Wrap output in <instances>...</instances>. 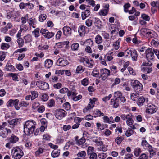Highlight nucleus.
<instances>
[{"label":"nucleus","instance_id":"f257e3e1","mask_svg":"<svg viewBox=\"0 0 159 159\" xmlns=\"http://www.w3.org/2000/svg\"><path fill=\"white\" fill-rule=\"evenodd\" d=\"M36 125V122L32 120L26 121L24 125V132L28 135L32 134L35 129Z\"/></svg>","mask_w":159,"mask_h":159},{"label":"nucleus","instance_id":"f03ea898","mask_svg":"<svg viewBox=\"0 0 159 159\" xmlns=\"http://www.w3.org/2000/svg\"><path fill=\"white\" fill-rule=\"evenodd\" d=\"M11 154L15 159H20L24 155L22 150L18 147L14 148L12 150Z\"/></svg>","mask_w":159,"mask_h":159},{"label":"nucleus","instance_id":"7ed1b4c3","mask_svg":"<svg viewBox=\"0 0 159 159\" xmlns=\"http://www.w3.org/2000/svg\"><path fill=\"white\" fill-rule=\"evenodd\" d=\"M125 54L126 56L130 54L132 59L133 61H136L137 59L138 54L137 51L134 49L129 48L125 51Z\"/></svg>","mask_w":159,"mask_h":159},{"label":"nucleus","instance_id":"20e7f679","mask_svg":"<svg viewBox=\"0 0 159 159\" xmlns=\"http://www.w3.org/2000/svg\"><path fill=\"white\" fill-rule=\"evenodd\" d=\"M6 140L9 141V142L6 144L5 146L6 148L10 149L11 144H14L18 142L19 140V138L12 134L11 137L7 138Z\"/></svg>","mask_w":159,"mask_h":159},{"label":"nucleus","instance_id":"39448f33","mask_svg":"<svg viewBox=\"0 0 159 159\" xmlns=\"http://www.w3.org/2000/svg\"><path fill=\"white\" fill-rule=\"evenodd\" d=\"M132 86L134 91L137 93H140V92L143 89L142 84L137 80L134 81L132 82Z\"/></svg>","mask_w":159,"mask_h":159},{"label":"nucleus","instance_id":"423d86ee","mask_svg":"<svg viewBox=\"0 0 159 159\" xmlns=\"http://www.w3.org/2000/svg\"><path fill=\"white\" fill-rule=\"evenodd\" d=\"M66 113V112L64 110L61 109H57L54 111L55 116L59 120L62 119L65 116Z\"/></svg>","mask_w":159,"mask_h":159},{"label":"nucleus","instance_id":"0eeeda50","mask_svg":"<svg viewBox=\"0 0 159 159\" xmlns=\"http://www.w3.org/2000/svg\"><path fill=\"white\" fill-rule=\"evenodd\" d=\"M154 50L152 48H148L146 50V57L148 60H151L154 58Z\"/></svg>","mask_w":159,"mask_h":159},{"label":"nucleus","instance_id":"6e6552de","mask_svg":"<svg viewBox=\"0 0 159 159\" xmlns=\"http://www.w3.org/2000/svg\"><path fill=\"white\" fill-rule=\"evenodd\" d=\"M100 76L102 78V80L103 81L106 80L110 75V70L106 68L102 69L100 70Z\"/></svg>","mask_w":159,"mask_h":159},{"label":"nucleus","instance_id":"1a4fd4ad","mask_svg":"<svg viewBox=\"0 0 159 159\" xmlns=\"http://www.w3.org/2000/svg\"><path fill=\"white\" fill-rule=\"evenodd\" d=\"M36 85L41 89L45 90L49 88L48 84L46 82L42 81H37L36 82Z\"/></svg>","mask_w":159,"mask_h":159},{"label":"nucleus","instance_id":"9d476101","mask_svg":"<svg viewBox=\"0 0 159 159\" xmlns=\"http://www.w3.org/2000/svg\"><path fill=\"white\" fill-rule=\"evenodd\" d=\"M146 112L150 114H153L156 112V107L152 104H148L146 107Z\"/></svg>","mask_w":159,"mask_h":159},{"label":"nucleus","instance_id":"9b49d317","mask_svg":"<svg viewBox=\"0 0 159 159\" xmlns=\"http://www.w3.org/2000/svg\"><path fill=\"white\" fill-rule=\"evenodd\" d=\"M40 32L45 37L48 39L51 38L54 35V33L49 32L48 30L43 29H41Z\"/></svg>","mask_w":159,"mask_h":159},{"label":"nucleus","instance_id":"f8f14e48","mask_svg":"<svg viewBox=\"0 0 159 159\" xmlns=\"http://www.w3.org/2000/svg\"><path fill=\"white\" fill-rule=\"evenodd\" d=\"M85 42L89 43L90 46H87L85 49V51L88 53H92V51L91 47H92L93 45V41L91 39H87Z\"/></svg>","mask_w":159,"mask_h":159},{"label":"nucleus","instance_id":"ddd939ff","mask_svg":"<svg viewBox=\"0 0 159 159\" xmlns=\"http://www.w3.org/2000/svg\"><path fill=\"white\" fill-rule=\"evenodd\" d=\"M57 65L61 66H64L69 64L67 60L62 58H59L57 61Z\"/></svg>","mask_w":159,"mask_h":159},{"label":"nucleus","instance_id":"4468645a","mask_svg":"<svg viewBox=\"0 0 159 159\" xmlns=\"http://www.w3.org/2000/svg\"><path fill=\"white\" fill-rule=\"evenodd\" d=\"M64 34L66 36H70L71 34L72 30L69 26H65L63 28Z\"/></svg>","mask_w":159,"mask_h":159},{"label":"nucleus","instance_id":"2eb2a0df","mask_svg":"<svg viewBox=\"0 0 159 159\" xmlns=\"http://www.w3.org/2000/svg\"><path fill=\"white\" fill-rule=\"evenodd\" d=\"M19 100L16 99L15 100L10 99L7 102V105L8 107H13L17 104H18Z\"/></svg>","mask_w":159,"mask_h":159},{"label":"nucleus","instance_id":"dca6fc26","mask_svg":"<svg viewBox=\"0 0 159 159\" xmlns=\"http://www.w3.org/2000/svg\"><path fill=\"white\" fill-rule=\"evenodd\" d=\"M95 104V102L93 100L90 99V102L88 104L87 107H86V108L84 109L83 110V112H87L89 110L92 109L93 108L94 106V104Z\"/></svg>","mask_w":159,"mask_h":159},{"label":"nucleus","instance_id":"f3484780","mask_svg":"<svg viewBox=\"0 0 159 159\" xmlns=\"http://www.w3.org/2000/svg\"><path fill=\"white\" fill-rule=\"evenodd\" d=\"M78 31L80 36H84L85 33V27L84 25H81L78 28Z\"/></svg>","mask_w":159,"mask_h":159},{"label":"nucleus","instance_id":"a211bd4d","mask_svg":"<svg viewBox=\"0 0 159 159\" xmlns=\"http://www.w3.org/2000/svg\"><path fill=\"white\" fill-rule=\"evenodd\" d=\"M138 100L137 102V103L139 106H141L143 105V104L144 102L146 100L147 101H148V99H145L144 97L143 96H141L139 98L137 99Z\"/></svg>","mask_w":159,"mask_h":159},{"label":"nucleus","instance_id":"6ab92c4d","mask_svg":"<svg viewBox=\"0 0 159 159\" xmlns=\"http://www.w3.org/2000/svg\"><path fill=\"white\" fill-rule=\"evenodd\" d=\"M111 102L112 103V105H113V106L114 107L116 108L118 107L119 106V103L120 102H119V99L118 98H116L115 99H112L111 100Z\"/></svg>","mask_w":159,"mask_h":159},{"label":"nucleus","instance_id":"aec40b11","mask_svg":"<svg viewBox=\"0 0 159 159\" xmlns=\"http://www.w3.org/2000/svg\"><path fill=\"white\" fill-rule=\"evenodd\" d=\"M53 61L50 59L46 60L45 61V67L47 68H49L53 64Z\"/></svg>","mask_w":159,"mask_h":159},{"label":"nucleus","instance_id":"412c9836","mask_svg":"<svg viewBox=\"0 0 159 159\" xmlns=\"http://www.w3.org/2000/svg\"><path fill=\"white\" fill-rule=\"evenodd\" d=\"M35 18L33 19L32 18H30L28 20L27 22L29 24V27L30 28H31L32 26L34 28H35Z\"/></svg>","mask_w":159,"mask_h":159},{"label":"nucleus","instance_id":"4be33fe9","mask_svg":"<svg viewBox=\"0 0 159 159\" xmlns=\"http://www.w3.org/2000/svg\"><path fill=\"white\" fill-rule=\"evenodd\" d=\"M132 115L131 114L128 116L127 119L126 120V123L129 126L132 125L133 124L134 121L132 119Z\"/></svg>","mask_w":159,"mask_h":159},{"label":"nucleus","instance_id":"5701e85b","mask_svg":"<svg viewBox=\"0 0 159 159\" xmlns=\"http://www.w3.org/2000/svg\"><path fill=\"white\" fill-rule=\"evenodd\" d=\"M5 70L7 71H13L14 70V67L10 63H7L5 67Z\"/></svg>","mask_w":159,"mask_h":159},{"label":"nucleus","instance_id":"b1692460","mask_svg":"<svg viewBox=\"0 0 159 159\" xmlns=\"http://www.w3.org/2000/svg\"><path fill=\"white\" fill-rule=\"evenodd\" d=\"M141 70L145 73H149L152 71V69L151 67L149 66L143 67L141 68Z\"/></svg>","mask_w":159,"mask_h":159},{"label":"nucleus","instance_id":"393cba45","mask_svg":"<svg viewBox=\"0 0 159 159\" xmlns=\"http://www.w3.org/2000/svg\"><path fill=\"white\" fill-rule=\"evenodd\" d=\"M24 39L25 43H30L32 41V36L31 35L28 34L24 36Z\"/></svg>","mask_w":159,"mask_h":159},{"label":"nucleus","instance_id":"a878e982","mask_svg":"<svg viewBox=\"0 0 159 159\" xmlns=\"http://www.w3.org/2000/svg\"><path fill=\"white\" fill-rule=\"evenodd\" d=\"M90 11L89 10H86L84 12H82L81 16L83 20L85 19L87 17L89 16L90 15Z\"/></svg>","mask_w":159,"mask_h":159},{"label":"nucleus","instance_id":"bb28decb","mask_svg":"<svg viewBox=\"0 0 159 159\" xmlns=\"http://www.w3.org/2000/svg\"><path fill=\"white\" fill-rule=\"evenodd\" d=\"M148 32L146 36L148 38H154V36L156 37V35H157V34L155 33L154 32L151 31L149 29V31Z\"/></svg>","mask_w":159,"mask_h":159},{"label":"nucleus","instance_id":"cd10ccee","mask_svg":"<svg viewBox=\"0 0 159 159\" xmlns=\"http://www.w3.org/2000/svg\"><path fill=\"white\" fill-rule=\"evenodd\" d=\"M141 144L143 148L146 149L148 148H149L151 146L149 145L146 140H143Z\"/></svg>","mask_w":159,"mask_h":159},{"label":"nucleus","instance_id":"c85d7f7f","mask_svg":"<svg viewBox=\"0 0 159 159\" xmlns=\"http://www.w3.org/2000/svg\"><path fill=\"white\" fill-rule=\"evenodd\" d=\"M139 93L136 92L135 93L132 94L130 96L131 99L134 101H136L139 97Z\"/></svg>","mask_w":159,"mask_h":159},{"label":"nucleus","instance_id":"c756f323","mask_svg":"<svg viewBox=\"0 0 159 159\" xmlns=\"http://www.w3.org/2000/svg\"><path fill=\"white\" fill-rule=\"evenodd\" d=\"M95 39V42L97 44L101 43L103 41L102 37L98 34L96 36Z\"/></svg>","mask_w":159,"mask_h":159},{"label":"nucleus","instance_id":"7c9ffc66","mask_svg":"<svg viewBox=\"0 0 159 159\" xmlns=\"http://www.w3.org/2000/svg\"><path fill=\"white\" fill-rule=\"evenodd\" d=\"M151 44L155 47L158 46L159 44V39L157 38H154L151 41Z\"/></svg>","mask_w":159,"mask_h":159},{"label":"nucleus","instance_id":"2f4dec72","mask_svg":"<svg viewBox=\"0 0 159 159\" xmlns=\"http://www.w3.org/2000/svg\"><path fill=\"white\" fill-rule=\"evenodd\" d=\"M69 43V41H65L63 42L58 43L56 44V46L58 48H62L63 45L65 44L68 45Z\"/></svg>","mask_w":159,"mask_h":159},{"label":"nucleus","instance_id":"473e14b6","mask_svg":"<svg viewBox=\"0 0 159 159\" xmlns=\"http://www.w3.org/2000/svg\"><path fill=\"white\" fill-rule=\"evenodd\" d=\"M120 42V40L119 39L114 43L113 46L115 49L118 50L119 48L120 47L119 43Z\"/></svg>","mask_w":159,"mask_h":159},{"label":"nucleus","instance_id":"72a5a7b5","mask_svg":"<svg viewBox=\"0 0 159 159\" xmlns=\"http://www.w3.org/2000/svg\"><path fill=\"white\" fill-rule=\"evenodd\" d=\"M47 18V15L46 14H41L39 16V21L43 22Z\"/></svg>","mask_w":159,"mask_h":159},{"label":"nucleus","instance_id":"f704fd0d","mask_svg":"<svg viewBox=\"0 0 159 159\" xmlns=\"http://www.w3.org/2000/svg\"><path fill=\"white\" fill-rule=\"evenodd\" d=\"M93 114L97 115L99 117L102 116L104 115V114L103 113L101 112L98 109L94 110Z\"/></svg>","mask_w":159,"mask_h":159},{"label":"nucleus","instance_id":"c9c22d12","mask_svg":"<svg viewBox=\"0 0 159 159\" xmlns=\"http://www.w3.org/2000/svg\"><path fill=\"white\" fill-rule=\"evenodd\" d=\"M29 19L28 15V14L25 15L24 16L22 17L21 18L22 24H24L27 21H28Z\"/></svg>","mask_w":159,"mask_h":159},{"label":"nucleus","instance_id":"e433bc0d","mask_svg":"<svg viewBox=\"0 0 159 159\" xmlns=\"http://www.w3.org/2000/svg\"><path fill=\"white\" fill-rule=\"evenodd\" d=\"M79 47V45L77 43H75L72 44L71 47L72 50H77Z\"/></svg>","mask_w":159,"mask_h":159},{"label":"nucleus","instance_id":"4c0bfd02","mask_svg":"<svg viewBox=\"0 0 159 159\" xmlns=\"http://www.w3.org/2000/svg\"><path fill=\"white\" fill-rule=\"evenodd\" d=\"M47 105L50 107L54 106L55 105L54 100L52 99L50 100L47 103Z\"/></svg>","mask_w":159,"mask_h":159},{"label":"nucleus","instance_id":"58836bf2","mask_svg":"<svg viewBox=\"0 0 159 159\" xmlns=\"http://www.w3.org/2000/svg\"><path fill=\"white\" fill-rule=\"evenodd\" d=\"M60 152L58 151L53 150L51 153L52 156L54 158L56 157L59 156Z\"/></svg>","mask_w":159,"mask_h":159},{"label":"nucleus","instance_id":"ea45409f","mask_svg":"<svg viewBox=\"0 0 159 159\" xmlns=\"http://www.w3.org/2000/svg\"><path fill=\"white\" fill-rule=\"evenodd\" d=\"M10 47V45L7 43H2L1 48L2 49L5 50L8 49Z\"/></svg>","mask_w":159,"mask_h":159},{"label":"nucleus","instance_id":"a19ab883","mask_svg":"<svg viewBox=\"0 0 159 159\" xmlns=\"http://www.w3.org/2000/svg\"><path fill=\"white\" fill-rule=\"evenodd\" d=\"M111 53H112V52L109 54L108 53L105 56V58L106 61H110L112 60L113 57L111 55Z\"/></svg>","mask_w":159,"mask_h":159},{"label":"nucleus","instance_id":"79ce46f5","mask_svg":"<svg viewBox=\"0 0 159 159\" xmlns=\"http://www.w3.org/2000/svg\"><path fill=\"white\" fill-rule=\"evenodd\" d=\"M18 122V119H13L11 120H9L8 122L10 125H15L17 124Z\"/></svg>","mask_w":159,"mask_h":159},{"label":"nucleus","instance_id":"37998d69","mask_svg":"<svg viewBox=\"0 0 159 159\" xmlns=\"http://www.w3.org/2000/svg\"><path fill=\"white\" fill-rule=\"evenodd\" d=\"M134 133V130L132 129L129 128L126 131L125 135L127 137H129L133 134Z\"/></svg>","mask_w":159,"mask_h":159},{"label":"nucleus","instance_id":"c03bdc74","mask_svg":"<svg viewBox=\"0 0 159 159\" xmlns=\"http://www.w3.org/2000/svg\"><path fill=\"white\" fill-rule=\"evenodd\" d=\"M31 100H33L38 97V93L37 91H33L31 92Z\"/></svg>","mask_w":159,"mask_h":159},{"label":"nucleus","instance_id":"a18cd8bd","mask_svg":"<svg viewBox=\"0 0 159 159\" xmlns=\"http://www.w3.org/2000/svg\"><path fill=\"white\" fill-rule=\"evenodd\" d=\"M148 151L150 152V156H153L156 154V152L155 150L152 148V146L150 147V148H148Z\"/></svg>","mask_w":159,"mask_h":159},{"label":"nucleus","instance_id":"49530a36","mask_svg":"<svg viewBox=\"0 0 159 159\" xmlns=\"http://www.w3.org/2000/svg\"><path fill=\"white\" fill-rule=\"evenodd\" d=\"M95 25L98 28H100L102 26V23L101 21L98 19L96 20V22L95 23Z\"/></svg>","mask_w":159,"mask_h":159},{"label":"nucleus","instance_id":"de8ad7c7","mask_svg":"<svg viewBox=\"0 0 159 159\" xmlns=\"http://www.w3.org/2000/svg\"><path fill=\"white\" fill-rule=\"evenodd\" d=\"M63 108L67 110H69L71 108L70 105L68 102H66L63 104Z\"/></svg>","mask_w":159,"mask_h":159},{"label":"nucleus","instance_id":"09e8293b","mask_svg":"<svg viewBox=\"0 0 159 159\" xmlns=\"http://www.w3.org/2000/svg\"><path fill=\"white\" fill-rule=\"evenodd\" d=\"M124 138L121 137H118L115 139V142L117 144H120L123 140Z\"/></svg>","mask_w":159,"mask_h":159},{"label":"nucleus","instance_id":"8fccbe9b","mask_svg":"<svg viewBox=\"0 0 159 159\" xmlns=\"http://www.w3.org/2000/svg\"><path fill=\"white\" fill-rule=\"evenodd\" d=\"M98 156L99 159H105L107 157V155L105 153H100L98 154Z\"/></svg>","mask_w":159,"mask_h":159},{"label":"nucleus","instance_id":"3c124183","mask_svg":"<svg viewBox=\"0 0 159 159\" xmlns=\"http://www.w3.org/2000/svg\"><path fill=\"white\" fill-rule=\"evenodd\" d=\"M14 14L15 13L13 12H9L7 13L6 17L7 19H10L11 17H14V19H15L16 17L14 16Z\"/></svg>","mask_w":159,"mask_h":159},{"label":"nucleus","instance_id":"603ef678","mask_svg":"<svg viewBox=\"0 0 159 159\" xmlns=\"http://www.w3.org/2000/svg\"><path fill=\"white\" fill-rule=\"evenodd\" d=\"M39 29L38 28L35 29L34 31L32 32L33 34H34V36L36 38L38 37L39 35Z\"/></svg>","mask_w":159,"mask_h":159},{"label":"nucleus","instance_id":"864d4df0","mask_svg":"<svg viewBox=\"0 0 159 159\" xmlns=\"http://www.w3.org/2000/svg\"><path fill=\"white\" fill-rule=\"evenodd\" d=\"M1 126H0V135L2 136L3 138H6L7 136V134H6L5 132H3V130L4 129H2V127Z\"/></svg>","mask_w":159,"mask_h":159},{"label":"nucleus","instance_id":"5fc2aeb1","mask_svg":"<svg viewBox=\"0 0 159 159\" xmlns=\"http://www.w3.org/2000/svg\"><path fill=\"white\" fill-rule=\"evenodd\" d=\"M122 96L121 93L119 91H117L114 93V97L116 98H119Z\"/></svg>","mask_w":159,"mask_h":159},{"label":"nucleus","instance_id":"6e6d98bb","mask_svg":"<svg viewBox=\"0 0 159 159\" xmlns=\"http://www.w3.org/2000/svg\"><path fill=\"white\" fill-rule=\"evenodd\" d=\"M89 155H90V159H97V155L96 153L92 152Z\"/></svg>","mask_w":159,"mask_h":159},{"label":"nucleus","instance_id":"4d7b16f0","mask_svg":"<svg viewBox=\"0 0 159 159\" xmlns=\"http://www.w3.org/2000/svg\"><path fill=\"white\" fill-rule=\"evenodd\" d=\"M83 71L82 66L80 65L77 67L76 70V73H81Z\"/></svg>","mask_w":159,"mask_h":159},{"label":"nucleus","instance_id":"13d9d810","mask_svg":"<svg viewBox=\"0 0 159 159\" xmlns=\"http://www.w3.org/2000/svg\"><path fill=\"white\" fill-rule=\"evenodd\" d=\"M148 31H149V29H148L143 28L141 30L140 32L142 34L146 36V35Z\"/></svg>","mask_w":159,"mask_h":159},{"label":"nucleus","instance_id":"bf43d9fd","mask_svg":"<svg viewBox=\"0 0 159 159\" xmlns=\"http://www.w3.org/2000/svg\"><path fill=\"white\" fill-rule=\"evenodd\" d=\"M92 75L93 76L96 77H99L100 75L98 71L96 69L93 70L92 72Z\"/></svg>","mask_w":159,"mask_h":159},{"label":"nucleus","instance_id":"052dcab7","mask_svg":"<svg viewBox=\"0 0 159 159\" xmlns=\"http://www.w3.org/2000/svg\"><path fill=\"white\" fill-rule=\"evenodd\" d=\"M141 17L143 19L146 21H149L150 20L149 16L146 14H142Z\"/></svg>","mask_w":159,"mask_h":159},{"label":"nucleus","instance_id":"680f3d73","mask_svg":"<svg viewBox=\"0 0 159 159\" xmlns=\"http://www.w3.org/2000/svg\"><path fill=\"white\" fill-rule=\"evenodd\" d=\"M98 150H99V151H102L103 152L106 151L107 150V146L105 145H102V146H101L100 148H98Z\"/></svg>","mask_w":159,"mask_h":159},{"label":"nucleus","instance_id":"e2e57ef3","mask_svg":"<svg viewBox=\"0 0 159 159\" xmlns=\"http://www.w3.org/2000/svg\"><path fill=\"white\" fill-rule=\"evenodd\" d=\"M19 47H22L24 44V41L22 38H19L17 41Z\"/></svg>","mask_w":159,"mask_h":159},{"label":"nucleus","instance_id":"0e129e2a","mask_svg":"<svg viewBox=\"0 0 159 159\" xmlns=\"http://www.w3.org/2000/svg\"><path fill=\"white\" fill-rule=\"evenodd\" d=\"M9 74V75L12 77L13 80L15 81H17L18 77L16 74L13 73H11Z\"/></svg>","mask_w":159,"mask_h":159},{"label":"nucleus","instance_id":"69168bd1","mask_svg":"<svg viewBox=\"0 0 159 159\" xmlns=\"http://www.w3.org/2000/svg\"><path fill=\"white\" fill-rule=\"evenodd\" d=\"M141 151L140 148H137L134 150V154L136 157H138L141 153Z\"/></svg>","mask_w":159,"mask_h":159},{"label":"nucleus","instance_id":"338daca9","mask_svg":"<svg viewBox=\"0 0 159 159\" xmlns=\"http://www.w3.org/2000/svg\"><path fill=\"white\" fill-rule=\"evenodd\" d=\"M99 14L100 15L106 16L107 14V11L106 9L102 10L99 12Z\"/></svg>","mask_w":159,"mask_h":159},{"label":"nucleus","instance_id":"774afa93","mask_svg":"<svg viewBox=\"0 0 159 159\" xmlns=\"http://www.w3.org/2000/svg\"><path fill=\"white\" fill-rule=\"evenodd\" d=\"M81 83L83 85L86 86L88 84V80L86 78H84L82 80Z\"/></svg>","mask_w":159,"mask_h":159}]
</instances>
